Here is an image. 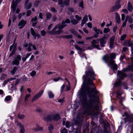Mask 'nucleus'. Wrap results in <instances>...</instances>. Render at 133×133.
Instances as JSON below:
<instances>
[{"instance_id":"16","label":"nucleus","mask_w":133,"mask_h":133,"mask_svg":"<svg viewBox=\"0 0 133 133\" xmlns=\"http://www.w3.org/2000/svg\"><path fill=\"white\" fill-rule=\"evenodd\" d=\"M26 23V22L24 20H22L18 24V26L19 27L20 29L22 28L25 25Z\"/></svg>"},{"instance_id":"46","label":"nucleus","mask_w":133,"mask_h":133,"mask_svg":"<svg viewBox=\"0 0 133 133\" xmlns=\"http://www.w3.org/2000/svg\"><path fill=\"white\" fill-rule=\"evenodd\" d=\"M128 17H126V18L125 21H124V22L123 23L122 25V26L123 27H124V26H125L126 25V23H127V21Z\"/></svg>"},{"instance_id":"39","label":"nucleus","mask_w":133,"mask_h":133,"mask_svg":"<svg viewBox=\"0 0 133 133\" xmlns=\"http://www.w3.org/2000/svg\"><path fill=\"white\" fill-rule=\"evenodd\" d=\"M15 51H16V48L15 47H14V48L12 51V52L11 53L9 57H11L13 55H14L15 53Z\"/></svg>"},{"instance_id":"60","label":"nucleus","mask_w":133,"mask_h":133,"mask_svg":"<svg viewBox=\"0 0 133 133\" xmlns=\"http://www.w3.org/2000/svg\"><path fill=\"white\" fill-rule=\"evenodd\" d=\"M65 126L67 128H69L70 127L69 123L67 121L66 122Z\"/></svg>"},{"instance_id":"63","label":"nucleus","mask_w":133,"mask_h":133,"mask_svg":"<svg viewBox=\"0 0 133 133\" xmlns=\"http://www.w3.org/2000/svg\"><path fill=\"white\" fill-rule=\"evenodd\" d=\"M122 20L123 21L125 19V16L124 14H122L121 15Z\"/></svg>"},{"instance_id":"50","label":"nucleus","mask_w":133,"mask_h":133,"mask_svg":"<svg viewBox=\"0 0 133 133\" xmlns=\"http://www.w3.org/2000/svg\"><path fill=\"white\" fill-rule=\"evenodd\" d=\"M87 25L88 28H92V24L90 22H89L87 24Z\"/></svg>"},{"instance_id":"58","label":"nucleus","mask_w":133,"mask_h":133,"mask_svg":"<svg viewBox=\"0 0 133 133\" xmlns=\"http://www.w3.org/2000/svg\"><path fill=\"white\" fill-rule=\"evenodd\" d=\"M37 20V18L36 16H35L34 18H32V19L31 21L32 22H35Z\"/></svg>"},{"instance_id":"4","label":"nucleus","mask_w":133,"mask_h":133,"mask_svg":"<svg viewBox=\"0 0 133 133\" xmlns=\"http://www.w3.org/2000/svg\"><path fill=\"white\" fill-rule=\"evenodd\" d=\"M117 81L115 83V86L116 87L119 86L121 84L120 80L125 77L126 75L123 71H118L117 73Z\"/></svg>"},{"instance_id":"57","label":"nucleus","mask_w":133,"mask_h":133,"mask_svg":"<svg viewBox=\"0 0 133 133\" xmlns=\"http://www.w3.org/2000/svg\"><path fill=\"white\" fill-rule=\"evenodd\" d=\"M77 43L79 44H83L84 43V42L83 41H79L77 42Z\"/></svg>"},{"instance_id":"52","label":"nucleus","mask_w":133,"mask_h":133,"mask_svg":"<svg viewBox=\"0 0 133 133\" xmlns=\"http://www.w3.org/2000/svg\"><path fill=\"white\" fill-rule=\"evenodd\" d=\"M94 30L95 31L97 34H98L99 33L100 30L99 29H97L96 28H94Z\"/></svg>"},{"instance_id":"13","label":"nucleus","mask_w":133,"mask_h":133,"mask_svg":"<svg viewBox=\"0 0 133 133\" xmlns=\"http://www.w3.org/2000/svg\"><path fill=\"white\" fill-rule=\"evenodd\" d=\"M122 93V91L121 89L118 90L117 92V97L118 98L120 99L121 101L123 100L124 99V97L122 98L121 97V95Z\"/></svg>"},{"instance_id":"5","label":"nucleus","mask_w":133,"mask_h":133,"mask_svg":"<svg viewBox=\"0 0 133 133\" xmlns=\"http://www.w3.org/2000/svg\"><path fill=\"white\" fill-rule=\"evenodd\" d=\"M86 76L87 77H90L92 80L95 79V77L96 76L92 68L89 69L88 71L85 72Z\"/></svg>"},{"instance_id":"23","label":"nucleus","mask_w":133,"mask_h":133,"mask_svg":"<svg viewBox=\"0 0 133 133\" xmlns=\"http://www.w3.org/2000/svg\"><path fill=\"white\" fill-rule=\"evenodd\" d=\"M48 94L49 97L50 98H53L54 97V95L52 92L50 91H49L48 92Z\"/></svg>"},{"instance_id":"26","label":"nucleus","mask_w":133,"mask_h":133,"mask_svg":"<svg viewBox=\"0 0 133 133\" xmlns=\"http://www.w3.org/2000/svg\"><path fill=\"white\" fill-rule=\"evenodd\" d=\"M31 34L34 36V37L35 39L36 37V34L34 29L31 28Z\"/></svg>"},{"instance_id":"40","label":"nucleus","mask_w":133,"mask_h":133,"mask_svg":"<svg viewBox=\"0 0 133 133\" xmlns=\"http://www.w3.org/2000/svg\"><path fill=\"white\" fill-rule=\"evenodd\" d=\"M61 133H68V131L65 128H64L63 129H62L61 130Z\"/></svg>"},{"instance_id":"3","label":"nucleus","mask_w":133,"mask_h":133,"mask_svg":"<svg viewBox=\"0 0 133 133\" xmlns=\"http://www.w3.org/2000/svg\"><path fill=\"white\" fill-rule=\"evenodd\" d=\"M116 56V55L114 53H112L109 55H105L103 57V60L105 62H109L108 65L110 67L112 66L114 70H116L117 69V66L113 60L115 58Z\"/></svg>"},{"instance_id":"37","label":"nucleus","mask_w":133,"mask_h":133,"mask_svg":"<svg viewBox=\"0 0 133 133\" xmlns=\"http://www.w3.org/2000/svg\"><path fill=\"white\" fill-rule=\"evenodd\" d=\"M117 15L116 16V22L118 23H119L120 22V19L118 15L117 14Z\"/></svg>"},{"instance_id":"1","label":"nucleus","mask_w":133,"mask_h":133,"mask_svg":"<svg viewBox=\"0 0 133 133\" xmlns=\"http://www.w3.org/2000/svg\"><path fill=\"white\" fill-rule=\"evenodd\" d=\"M92 91L94 94L90 97V99L88 102L86 96L83 97L82 103L84 108L85 109L84 113H87L88 115L94 114L97 108L95 102L98 99L99 92L96 89L95 87L91 89Z\"/></svg>"},{"instance_id":"56","label":"nucleus","mask_w":133,"mask_h":133,"mask_svg":"<svg viewBox=\"0 0 133 133\" xmlns=\"http://www.w3.org/2000/svg\"><path fill=\"white\" fill-rule=\"evenodd\" d=\"M126 17H128L127 20L129 19L128 22L130 23H132V19L131 18H129L128 16H127Z\"/></svg>"},{"instance_id":"32","label":"nucleus","mask_w":133,"mask_h":133,"mask_svg":"<svg viewBox=\"0 0 133 133\" xmlns=\"http://www.w3.org/2000/svg\"><path fill=\"white\" fill-rule=\"evenodd\" d=\"M58 3L60 5V7H63L64 6V3H63V1L62 0H59L58 2Z\"/></svg>"},{"instance_id":"49","label":"nucleus","mask_w":133,"mask_h":133,"mask_svg":"<svg viewBox=\"0 0 133 133\" xmlns=\"http://www.w3.org/2000/svg\"><path fill=\"white\" fill-rule=\"evenodd\" d=\"M64 97H63L62 99H59L58 100V102L61 103L62 104L65 102V101L64 100Z\"/></svg>"},{"instance_id":"29","label":"nucleus","mask_w":133,"mask_h":133,"mask_svg":"<svg viewBox=\"0 0 133 133\" xmlns=\"http://www.w3.org/2000/svg\"><path fill=\"white\" fill-rule=\"evenodd\" d=\"M48 129L49 131V133H52V130L53 129V125L51 124H50L48 127Z\"/></svg>"},{"instance_id":"44","label":"nucleus","mask_w":133,"mask_h":133,"mask_svg":"<svg viewBox=\"0 0 133 133\" xmlns=\"http://www.w3.org/2000/svg\"><path fill=\"white\" fill-rule=\"evenodd\" d=\"M36 72L35 71H32L30 73V75L31 76L33 77L35 76L36 74Z\"/></svg>"},{"instance_id":"10","label":"nucleus","mask_w":133,"mask_h":133,"mask_svg":"<svg viewBox=\"0 0 133 133\" xmlns=\"http://www.w3.org/2000/svg\"><path fill=\"white\" fill-rule=\"evenodd\" d=\"M99 40H98L97 41L95 40H93L91 42L92 45L94 48H95L98 50H100V48L99 47V45H98Z\"/></svg>"},{"instance_id":"6","label":"nucleus","mask_w":133,"mask_h":133,"mask_svg":"<svg viewBox=\"0 0 133 133\" xmlns=\"http://www.w3.org/2000/svg\"><path fill=\"white\" fill-rule=\"evenodd\" d=\"M60 118V116L58 114H56L54 115H48L46 117L44 118L45 121H50L53 119L54 120L57 121Z\"/></svg>"},{"instance_id":"45","label":"nucleus","mask_w":133,"mask_h":133,"mask_svg":"<svg viewBox=\"0 0 133 133\" xmlns=\"http://www.w3.org/2000/svg\"><path fill=\"white\" fill-rule=\"evenodd\" d=\"M31 96L30 94H27L26 95L25 98V101H26L27 100L28 98L29 97Z\"/></svg>"},{"instance_id":"30","label":"nucleus","mask_w":133,"mask_h":133,"mask_svg":"<svg viewBox=\"0 0 133 133\" xmlns=\"http://www.w3.org/2000/svg\"><path fill=\"white\" fill-rule=\"evenodd\" d=\"M51 14L50 12H47L46 14V18L47 19H50L51 16Z\"/></svg>"},{"instance_id":"11","label":"nucleus","mask_w":133,"mask_h":133,"mask_svg":"<svg viewBox=\"0 0 133 133\" xmlns=\"http://www.w3.org/2000/svg\"><path fill=\"white\" fill-rule=\"evenodd\" d=\"M133 43L132 42L129 40L125 41L124 43V45L125 46L131 47V50L132 52L133 51V47L132 46Z\"/></svg>"},{"instance_id":"25","label":"nucleus","mask_w":133,"mask_h":133,"mask_svg":"<svg viewBox=\"0 0 133 133\" xmlns=\"http://www.w3.org/2000/svg\"><path fill=\"white\" fill-rule=\"evenodd\" d=\"M72 33L73 34L75 35L76 36H77V37L78 38H82V37L81 36V35H80L78 34L76 32L74 31V30H72L71 31Z\"/></svg>"},{"instance_id":"28","label":"nucleus","mask_w":133,"mask_h":133,"mask_svg":"<svg viewBox=\"0 0 133 133\" xmlns=\"http://www.w3.org/2000/svg\"><path fill=\"white\" fill-rule=\"evenodd\" d=\"M78 21L76 20L75 19H73L71 20V22L74 25L78 23Z\"/></svg>"},{"instance_id":"24","label":"nucleus","mask_w":133,"mask_h":133,"mask_svg":"<svg viewBox=\"0 0 133 133\" xmlns=\"http://www.w3.org/2000/svg\"><path fill=\"white\" fill-rule=\"evenodd\" d=\"M100 44L102 47L104 46V44H105L106 42V41L103 40V39H100Z\"/></svg>"},{"instance_id":"43","label":"nucleus","mask_w":133,"mask_h":133,"mask_svg":"<svg viewBox=\"0 0 133 133\" xmlns=\"http://www.w3.org/2000/svg\"><path fill=\"white\" fill-rule=\"evenodd\" d=\"M32 44L31 43H29V47L28 48V51L29 52L31 51H32V49H31L30 47L32 46Z\"/></svg>"},{"instance_id":"2","label":"nucleus","mask_w":133,"mask_h":133,"mask_svg":"<svg viewBox=\"0 0 133 133\" xmlns=\"http://www.w3.org/2000/svg\"><path fill=\"white\" fill-rule=\"evenodd\" d=\"M70 22V20L68 19H66L65 21H63L62 22V25H57L51 31L49 32V34L52 35H58L60 34L63 32L62 29L66 25L65 23H69Z\"/></svg>"},{"instance_id":"9","label":"nucleus","mask_w":133,"mask_h":133,"mask_svg":"<svg viewBox=\"0 0 133 133\" xmlns=\"http://www.w3.org/2000/svg\"><path fill=\"white\" fill-rule=\"evenodd\" d=\"M44 92V90H41L38 93L35 95L32 99V101L33 102L35 101L40 97Z\"/></svg>"},{"instance_id":"22","label":"nucleus","mask_w":133,"mask_h":133,"mask_svg":"<svg viewBox=\"0 0 133 133\" xmlns=\"http://www.w3.org/2000/svg\"><path fill=\"white\" fill-rule=\"evenodd\" d=\"M127 8L128 9L129 11H131L132 10L133 8L130 2H128Z\"/></svg>"},{"instance_id":"19","label":"nucleus","mask_w":133,"mask_h":133,"mask_svg":"<svg viewBox=\"0 0 133 133\" xmlns=\"http://www.w3.org/2000/svg\"><path fill=\"white\" fill-rule=\"evenodd\" d=\"M131 61L132 62V65L129 66L127 68L124 69V71H126L128 70H133V57L131 58Z\"/></svg>"},{"instance_id":"31","label":"nucleus","mask_w":133,"mask_h":133,"mask_svg":"<svg viewBox=\"0 0 133 133\" xmlns=\"http://www.w3.org/2000/svg\"><path fill=\"white\" fill-rule=\"evenodd\" d=\"M75 49L79 51H80L81 52L82 50V49L78 45H75L74 46Z\"/></svg>"},{"instance_id":"20","label":"nucleus","mask_w":133,"mask_h":133,"mask_svg":"<svg viewBox=\"0 0 133 133\" xmlns=\"http://www.w3.org/2000/svg\"><path fill=\"white\" fill-rule=\"evenodd\" d=\"M28 0L26 1L25 2V9H30L31 6V3H30L28 4Z\"/></svg>"},{"instance_id":"47","label":"nucleus","mask_w":133,"mask_h":133,"mask_svg":"<svg viewBox=\"0 0 133 133\" xmlns=\"http://www.w3.org/2000/svg\"><path fill=\"white\" fill-rule=\"evenodd\" d=\"M18 116L19 119H22L24 118L25 116L24 115L19 114L18 115Z\"/></svg>"},{"instance_id":"17","label":"nucleus","mask_w":133,"mask_h":133,"mask_svg":"<svg viewBox=\"0 0 133 133\" xmlns=\"http://www.w3.org/2000/svg\"><path fill=\"white\" fill-rule=\"evenodd\" d=\"M114 39L115 37L114 36H112L110 39V47L111 48H113V45L114 43Z\"/></svg>"},{"instance_id":"36","label":"nucleus","mask_w":133,"mask_h":133,"mask_svg":"<svg viewBox=\"0 0 133 133\" xmlns=\"http://www.w3.org/2000/svg\"><path fill=\"white\" fill-rule=\"evenodd\" d=\"M110 31V29L109 28H105L104 29L103 32L104 33H107L109 32Z\"/></svg>"},{"instance_id":"55","label":"nucleus","mask_w":133,"mask_h":133,"mask_svg":"<svg viewBox=\"0 0 133 133\" xmlns=\"http://www.w3.org/2000/svg\"><path fill=\"white\" fill-rule=\"evenodd\" d=\"M31 13V11L30 10H28L27 12L26 15L28 16H29Z\"/></svg>"},{"instance_id":"51","label":"nucleus","mask_w":133,"mask_h":133,"mask_svg":"<svg viewBox=\"0 0 133 133\" xmlns=\"http://www.w3.org/2000/svg\"><path fill=\"white\" fill-rule=\"evenodd\" d=\"M42 36H44L46 34L44 30H43L41 31V32Z\"/></svg>"},{"instance_id":"12","label":"nucleus","mask_w":133,"mask_h":133,"mask_svg":"<svg viewBox=\"0 0 133 133\" xmlns=\"http://www.w3.org/2000/svg\"><path fill=\"white\" fill-rule=\"evenodd\" d=\"M21 0H16L15 1H13L12 5V8L13 10V12H14L16 8L17 7V3Z\"/></svg>"},{"instance_id":"15","label":"nucleus","mask_w":133,"mask_h":133,"mask_svg":"<svg viewBox=\"0 0 133 133\" xmlns=\"http://www.w3.org/2000/svg\"><path fill=\"white\" fill-rule=\"evenodd\" d=\"M88 20V17L87 15H85L82 21L81 24V26H83Z\"/></svg>"},{"instance_id":"21","label":"nucleus","mask_w":133,"mask_h":133,"mask_svg":"<svg viewBox=\"0 0 133 133\" xmlns=\"http://www.w3.org/2000/svg\"><path fill=\"white\" fill-rule=\"evenodd\" d=\"M42 129L43 128L38 125H36V128H34L33 129V130L35 131H41Z\"/></svg>"},{"instance_id":"64","label":"nucleus","mask_w":133,"mask_h":133,"mask_svg":"<svg viewBox=\"0 0 133 133\" xmlns=\"http://www.w3.org/2000/svg\"><path fill=\"white\" fill-rule=\"evenodd\" d=\"M39 3V2H38L36 1L34 4L35 7H37Z\"/></svg>"},{"instance_id":"62","label":"nucleus","mask_w":133,"mask_h":133,"mask_svg":"<svg viewBox=\"0 0 133 133\" xmlns=\"http://www.w3.org/2000/svg\"><path fill=\"white\" fill-rule=\"evenodd\" d=\"M14 46V48L15 47V48H16V46L15 45H11V46H10V51H11L12 50V48H13V47Z\"/></svg>"},{"instance_id":"14","label":"nucleus","mask_w":133,"mask_h":133,"mask_svg":"<svg viewBox=\"0 0 133 133\" xmlns=\"http://www.w3.org/2000/svg\"><path fill=\"white\" fill-rule=\"evenodd\" d=\"M121 5L118 4L115 6L112 7L110 10V12H114L121 7Z\"/></svg>"},{"instance_id":"38","label":"nucleus","mask_w":133,"mask_h":133,"mask_svg":"<svg viewBox=\"0 0 133 133\" xmlns=\"http://www.w3.org/2000/svg\"><path fill=\"white\" fill-rule=\"evenodd\" d=\"M78 5L79 6L81 7L82 9L84 8L83 3L82 1H81L79 3Z\"/></svg>"},{"instance_id":"7","label":"nucleus","mask_w":133,"mask_h":133,"mask_svg":"<svg viewBox=\"0 0 133 133\" xmlns=\"http://www.w3.org/2000/svg\"><path fill=\"white\" fill-rule=\"evenodd\" d=\"M21 59V58L19 55H17L13 59L12 62L13 65H18L19 64V61Z\"/></svg>"},{"instance_id":"35","label":"nucleus","mask_w":133,"mask_h":133,"mask_svg":"<svg viewBox=\"0 0 133 133\" xmlns=\"http://www.w3.org/2000/svg\"><path fill=\"white\" fill-rule=\"evenodd\" d=\"M11 97L10 96H8L5 98V100L6 101H8L10 100Z\"/></svg>"},{"instance_id":"27","label":"nucleus","mask_w":133,"mask_h":133,"mask_svg":"<svg viewBox=\"0 0 133 133\" xmlns=\"http://www.w3.org/2000/svg\"><path fill=\"white\" fill-rule=\"evenodd\" d=\"M18 70V68L16 67H14L13 70L11 71V74L12 75H14L15 73Z\"/></svg>"},{"instance_id":"48","label":"nucleus","mask_w":133,"mask_h":133,"mask_svg":"<svg viewBox=\"0 0 133 133\" xmlns=\"http://www.w3.org/2000/svg\"><path fill=\"white\" fill-rule=\"evenodd\" d=\"M109 36L108 35H106L104 36L103 37L102 39H103L104 40H106L108 39V37Z\"/></svg>"},{"instance_id":"34","label":"nucleus","mask_w":133,"mask_h":133,"mask_svg":"<svg viewBox=\"0 0 133 133\" xmlns=\"http://www.w3.org/2000/svg\"><path fill=\"white\" fill-rule=\"evenodd\" d=\"M15 78H11L9 79H8L6 81H5L4 82V84H6L8 82H9L11 81L12 80L15 79Z\"/></svg>"},{"instance_id":"59","label":"nucleus","mask_w":133,"mask_h":133,"mask_svg":"<svg viewBox=\"0 0 133 133\" xmlns=\"http://www.w3.org/2000/svg\"><path fill=\"white\" fill-rule=\"evenodd\" d=\"M68 9L71 12H72L74 11V10L72 8H69Z\"/></svg>"},{"instance_id":"42","label":"nucleus","mask_w":133,"mask_h":133,"mask_svg":"<svg viewBox=\"0 0 133 133\" xmlns=\"http://www.w3.org/2000/svg\"><path fill=\"white\" fill-rule=\"evenodd\" d=\"M89 85H94L93 83L92 80L90 79H89L87 81Z\"/></svg>"},{"instance_id":"8","label":"nucleus","mask_w":133,"mask_h":133,"mask_svg":"<svg viewBox=\"0 0 133 133\" xmlns=\"http://www.w3.org/2000/svg\"><path fill=\"white\" fill-rule=\"evenodd\" d=\"M65 80L68 83V85H65V84L63 85L61 88V92H62L63 91H68L70 89V83L67 79H65Z\"/></svg>"},{"instance_id":"41","label":"nucleus","mask_w":133,"mask_h":133,"mask_svg":"<svg viewBox=\"0 0 133 133\" xmlns=\"http://www.w3.org/2000/svg\"><path fill=\"white\" fill-rule=\"evenodd\" d=\"M75 18L77 19V21L78 22L80 21L82 19V17L81 16H79L77 15H76L75 16Z\"/></svg>"},{"instance_id":"53","label":"nucleus","mask_w":133,"mask_h":133,"mask_svg":"<svg viewBox=\"0 0 133 133\" xmlns=\"http://www.w3.org/2000/svg\"><path fill=\"white\" fill-rule=\"evenodd\" d=\"M126 35H122L121 37V40L122 41H123L124 39L126 38Z\"/></svg>"},{"instance_id":"54","label":"nucleus","mask_w":133,"mask_h":133,"mask_svg":"<svg viewBox=\"0 0 133 133\" xmlns=\"http://www.w3.org/2000/svg\"><path fill=\"white\" fill-rule=\"evenodd\" d=\"M50 11H51L53 12L54 13H55L57 11L54 8H50Z\"/></svg>"},{"instance_id":"61","label":"nucleus","mask_w":133,"mask_h":133,"mask_svg":"<svg viewBox=\"0 0 133 133\" xmlns=\"http://www.w3.org/2000/svg\"><path fill=\"white\" fill-rule=\"evenodd\" d=\"M83 30L84 32L86 34H88V31L86 28H83Z\"/></svg>"},{"instance_id":"33","label":"nucleus","mask_w":133,"mask_h":133,"mask_svg":"<svg viewBox=\"0 0 133 133\" xmlns=\"http://www.w3.org/2000/svg\"><path fill=\"white\" fill-rule=\"evenodd\" d=\"M70 0H64V5L68 6L69 5V2Z\"/></svg>"},{"instance_id":"18","label":"nucleus","mask_w":133,"mask_h":133,"mask_svg":"<svg viewBox=\"0 0 133 133\" xmlns=\"http://www.w3.org/2000/svg\"><path fill=\"white\" fill-rule=\"evenodd\" d=\"M18 125L20 129V133H24L25 132V129L24 126L20 123H18Z\"/></svg>"}]
</instances>
